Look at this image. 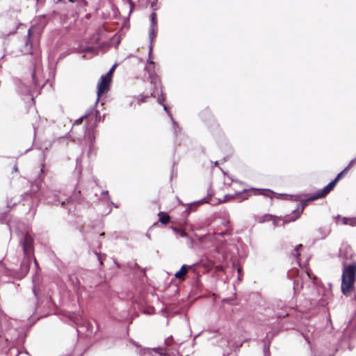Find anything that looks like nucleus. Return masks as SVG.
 <instances>
[{
	"label": "nucleus",
	"instance_id": "obj_1",
	"mask_svg": "<svg viewBox=\"0 0 356 356\" xmlns=\"http://www.w3.org/2000/svg\"><path fill=\"white\" fill-rule=\"evenodd\" d=\"M44 84L42 67L40 63H36L31 72V78H25L16 82L17 91L20 95L24 96L25 100L30 99L33 101Z\"/></svg>",
	"mask_w": 356,
	"mask_h": 356
},
{
	"label": "nucleus",
	"instance_id": "obj_2",
	"mask_svg": "<svg viewBox=\"0 0 356 356\" xmlns=\"http://www.w3.org/2000/svg\"><path fill=\"white\" fill-rule=\"evenodd\" d=\"M337 184L333 180L331 181L327 186H325L323 188L318 190L316 193L309 197L307 200L302 202V209L301 210L295 209L290 215H287L284 216L283 220L284 223H288L290 222H293L298 219L301 213L302 212L306 204L308 201H314L318 199H321L326 196L331 191H332Z\"/></svg>",
	"mask_w": 356,
	"mask_h": 356
},
{
	"label": "nucleus",
	"instance_id": "obj_3",
	"mask_svg": "<svg viewBox=\"0 0 356 356\" xmlns=\"http://www.w3.org/2000/svg\"><path fill=\"white\" fill-rule=\"evenodd\" d=\"M60 192L56 190L47 188L44 191H42V197L47 201L48 204H54L56 206L60 205L65 207L66 202L68 204L74 200H77L81 194V191L74 192L73 195L71 197H67L66 195H59Z\"/></svg>",
	"mask_w": 356,
	"mask_h": 356
},
{
	"label": "nucleus",
	"instance_id": "obj_4",
	"mask_svg": "<svg viewBox=\"0 0 356 356\" xmlns=\"http://www.w3.org/2000/svg\"><path fill=\"white\" fill-rule=\"evenodd\" d=\"M22 244L24 257L20 265V271L22 275H25L29 270L31 263V257L33 250V239L28 234H25L24 238L20 241Z\"/></svg>",
	"mask_w": 356,
	"mask_h": 356
},
{
	"label": "nucleus",
	"instance_id": "obj_5",
	"mask_svg": "<svg viewBox=\"0 0 356 356\" xmlns=\"http://www.w3.org/2000/svg\"><path fill=\"white\" fill-rule=\"evenodd\" d=\"M356 277V263H353L343 269L341 277V291L347 296L353 288Z\"/></svg>",
	"mask_w": 356,
	"mask_h": 356
},
{
	"label": "nucleus",
	"instance_id": "obj_6",
	"mask_svg": "<svg viewBox=\"0 0 356 356\" xmlns=\"http://www.w3.org/2000/svg\"><path fill=\"white\" fill-rule=\"evenodd\" d=\"M158 31V27H157V19H150V26L149 29V56H150L152 50H153V41L154 38L156 37Z\"/></svg>",
	"mask_w": 356,
	"mask_h": 356
},
{
	"label": "nucleus",
	"instance_id": "obj_7",
	"mask_svg": "<svg viewBox=\"0 0 356 356\" xmlns=\"http://www.w3.org/2000/svg\"><path fill=\"white\" fill-rule=\"evenodd\" d=\"M249 196L250 193H248V190L243 189L241 192H236L233 194L225 195L222 202H227L232 199L237 200L238 202H242L245 200H247Z\"/></svg>",
	"mask_w": 356,
	"mask_h": 356
},
{
	"label": "nucleus",
	"instance_id": "obj_8",
	"mask_svg": "<svg viewBox=\"0 0 356 356\" xmlns=\"http://www.w3.org/2000/svg\"><path fill=\"white\" fill-rule=\"evenodd\" d=\"M111 81L108 79L102 76L97 86V100L102 94L108 90Z\"/></svg>",
	"mask_w": 356,
	"mask_h": 356
},
{
	"label": "nucleus",
	"instance_id": "obj_9",
	"mask_svg": "<svg viewBox=\"0 0 356 356\" xmlns=\"http://www.w3.org/2000/svg\"><path fill=\"white\" fill-rule=\"evenodd\" d=\"M22 200L24 202H26L28 205H29V202H31V204H32L31 207L34 204L33 202H35L38 198V196L36 193L33 194L31 192L26 193L22 195Z\"/></svg>",
	"mask_w": 356,
	"mask_h": 356
},
{
	"label": "nucleus",
	"instance_id": "obj_10",
	"mask_svg": "<svg viewBox=\"0 0 356 356\" xmlns=\"http://www.w3.org/2000/svg\"><path fill=\"white\" fill-rule=\"evenodd\" d=\"M71 320L77 325H79L81 323L85 325L87 323L86 319L83 316L82 314L79 312L78 314H73L70 316Z\"/></svg>",
	"mask_w": 356,
	"mask_h": 356
},
{
	"label": "nucleus",
	"instance_id": "obj_11",
	"mask_svg": "<svg viewBox=\"0 0 356 356\" xmlns=\"http://www.w3.org/2000/svg\"><path fill=\"white\" fill-rule=\"evenodd\" d=\"M191 266H188L185 264H184L181 268L179 269V271H177L175 276L176 278L177 279H181L183 278L188 273V270L189 268H191Z\"/></svg>",
	"mask_w": 356,
	"mask_h": 356
},
{
	"label": "nucleus",
	"instance_id": "obj_12",
	"mask_svg": "<svg viewBox=\"0 0 356 356\" xmlns=\"http://www.w3.org/2000/svg\"><path fill=\"white\" fill-rule=\"evenodd\" d=\"M133 343L137 347V354L140 356H143L145 354H151L152 350L149 348H143L135 341H134Z\"/></svg>",
	"mask_w": 356,
	"mask_h": 356
},
{
	"label": "nucleus",
	"instance_id": "obj_13",
	"mask_svg": "<svg viewBox=\"0 0 356 356\" xmlns=\"http://www.w3.org/2000/svg\"><path fill=\"white\" fill-rule=\"evenodd\" d=\"M95 195L97 197V199L98 200L105 201L107 202H110V196L108 191H102L99 196H97V194H95Z\"/></svg>",
	"mask_w": 356,
	"mask_h": 356
},
{
	"label": "nucleus",
	"instance_id": "obj_14",
	"mask_svg": "<svg viewBox=\"0 0 356 356\" xmlns=\"http://www.w3.org/2000/svg\"><path fill=\"white\" fill-rule=\"evenodd\" d=\"M314 330V328L312 326H309L307 331L302 332V336L308 343H310V338L312 335Z\"/></svg>",
	"mask_w": 356,
	"mask_h": 356
},
{
	"label": "nucleus",
	"instance_id": "obj_15",
	"mask_svg": "<svg viewBox=\"0 0 356 356\" xmlns=\"http://www.w3.org/2000/svg\"><path fill=\"white\" fill-rule=\"evenodd\" d=\"M94 140H95V136H92L90 138V143L89 147H89L88 152V157H92V156H94L95 154V147L93 144Z\"/></svg>",
	"mask_w": 356,
	"mask_h": 356
},
{
	"label": "nucleus",
	"instance_id": "obj_16",
	"mask_svg": "<svg viewBox=\"0 0 356 356\" xmlns=\"http://www.w3.org/2000/svg\"><path fill=\"white\" fill-rule=\"evenodd\" d=\"M302 288V282L299 277H297L293 282V290L295 293L299 292Z\"/></svg>",
	"mask_w": 356,
	"mask_h": 356
},
{
	"label": "nucleus",
	"instance_id": "obj_17",
	"mask_svg": "<svg viewBox=\"0 0 356 356\" xmlns=\"http://www.w3.org/2000/svg\"><path fill=\"white\" fill-rule=\"evenodd\" d=\"M158 103L163 105V109L165 110V111L168 113V115L170 116V118H172V114L170 113V111H168V107L163 104V102L165 101V97L163 96V95L162 94L161 95V97H159L158 98Z\"/></svg>",
	"mask_w": 356,
	"mask_h": 356
},
{
	"label": "nucleus",
	"instance_id": "obj_18",
	"mask_svg": "<svg viewBox=\"0 0 356 356\" xmlns=\"http://www.w3.org/2000/svg\"><path fill=\"white\" fill-rule=\"evenodd\" d=\"M170 220V216L166 213H163V212H160L159 213V221L162 224H167Z\"/></svg>",
	"mask_w": 356,
	"mask_h": 356
},
{
	"label": "nucleus",
	"instance_id": "obj_19",
	"mask_svg": "<svg viewBox=\"0 0 356 356\" xmlns=\"http://www.w3.org/2000/svg\"><path fill=\"white\" fill-rule=\"evenodd\" d=\"M270 220L273 221V224H274L275 227L277 226V220L275 219V216H273L272 215H268V214H266L263 216L262 222L270 221Z\"/></svg>",
	"mask_w": 356,
	"mask_h": 356
},
{
	"label": "nucleus",
	"instance_id": "obj_20",
	"mask_svg": "<svg viewBox=\"0 0 356 356\" xmlns=\"http://www.w3.org/2000/svg\"><path fill=\"white\" fill-rule=\"evenodd\" d=\"M172 229L175 233L179 234L182 238H186L188 236V234L182 229H178L177 227H172Z\"/></svg>",
	"mask_w": 356,
	"mask_h": 356
},
{
	"label": "nucleus",
	"instance_id": "obj_21",
	"mask_svg": "<svg viewBox=\"0 0 356 356\" xmlns=\"http://www.w3.org/2000/svg\"><path fill=\"white\" fill-rule=\"evenodd\" d=\"M257 190L259 191V194L264 195L265 196H269L270 197H272V195L274 193L270 190H266V189H257Z\"/></svg>",
	"mask_w": 356,
	"mask_h": 356
},
{
	"label": "nucleus",
	"instance_id": "obj_22",
	"mask_svg": "<svg viewBox=\"0 0 356 356\" xmlns=\"http://www.w3.org/2000/svg\"><path fill=\"white\" fill-rule=\"evenodd\" d=\"M115 67V65H113L110 69V70L105 75H103V76L104 77H106V79H108L110 81H111V76H112V74H113Z\"/></svg>",
	"mask_w": 356,
	"mask_h": 356
},
{
	"label": "nucleus",
	"instance_id": "obj_23",
	"mask_svg": "<svg viewBox=\"0 0 356 356\" xmlns=\"http://www.w3.org/2000/svg\"><path fill=\"white\" fill-rule=\"evenodd\" d=\"M172 122V126H173V129H174V131H175V134H177V133L179 131V127L178 126V124L177 122H175L173 119V118H170Z\"/></svg>",
	"mask_w": 356,
	"mask_h": 356
},
{
	"label": "nucleus",
	"instance_id": "obj_24",
	"mask_svg": "<svg viewBox=\"0 0 356 356\" xmlns=\"http://www.w3.org/2000/svg\"><path fill=\"white\" fill-rule=\"evenodd\" d=\"M165 350V348H161V347H158V348L152 349V350L155 351L158 354H160L161 355L166 354L165 352H163Z\"/></svg>",
	"mask_w": 356,
	"mask_h": 356
},
{
	"label": "nucleus",
	"instance_id": "obj_25",
	"mask_svg": "<svg viewBox=\"0 0 356 356\" xmlns=\"http://www.w3.org/2000/svg\"><path fill=\"white\" fill-rule=\"evenodd\" d=\"M351 329L350 327H348L345 330H344V332H343V336L344 337H349L350 338H353V337H356V333H354L352 335H349V332H350V330Z\"/></svg>",
	"mask_w": 356,
	"mask_h": 356
},
{
	"label": "nucleus",
	"instance_id": "obj_26",
	"mask_svg": "<svg viewBox=\"0 0 356 356\" xmlns=\"http://www.w3.org/2000/svg\"><path fill=\"white\" fill-rule=\"evenodd\" d=\"M96 254L97 256V259H98L100 264H103V260L105 259L106 255L105 254L102 255L101 254H98L97 252H96Z\"/></svg>",
	"mask_w": 356,
	"mask_h": 356
},
{
	"label": "nucleus",
	"instance_id": "obj_27",
	"mask_svg": "<svg viewBox=\"0 0 356 356\" xmlns=\"http://www.w3.org/2000/svg\"><path fill=\"white\" fill-rule=\"evenodd\" d=\"M6 273V268L3 264L0 261V277Z\"/></svg>",
	"mask_w": 356,
	"mask_h": 356
},
{
	"label": "nucleus",
	"instance_id": "obj_28",
	"mask_svg": "<svg viewBox=\"0 0 356 356\" xmlns=\"http://www.w3.org/2000/svg\"><path fill=\"white\" fill-rule=\"evenodd\" d=\"M302 247V245L301 244H299L298 245L296 246V253L294 254V257L298 258L300 255V254L298 252V250Z\"/></svg>",
	"mask_w": 356,
	"mask_h": 356
},
{
	"label": "nucleus",
	"instance_id": "obj_29",
	"mask_svg": "<svg viewBox=\"0 0 356 356\" xmlns=\"http://www.w3.org/2000/svg\"><path fill=\"white\" fill-rule=\"evenodd\" d=\"M147 70L149 72V79H151V82L152 83L153 82V80H154V77H153V74L152 72H151V70L149 68V67H146Z\"/></svg>",
	"mask_w": 356,
	"mask_h": 356
},
{
	"label": "nucleus",
	"instance_id": "obj_30",
	"mask_svg": "<svg viewBox=\"0 0 356 356\" xmlns=\"http://www.w3.org/2000/svg\"><path fill=\"white\" fill-rule=\"evenodd\" d=\"M31 35V30L29 29L28 35H27L28 39H27V41L26 43V46H28L29 44Z\"/></svg>",
	"mask_w": 356,
	"mask_h": 356
},
{
	"label": "nucleus",
	"instance_id": "obj_31",
	"mask_svg": "<svg viewBox=\"0 0 356 356\" xmlns=\"http://www.w3.org/2000/svg\"><path fill=\"white\" fill-rule=\"evenodd\" d=\"M148 96H143L141 97L138 98V102L139 104L145 102V99L147 98Z\"/></svg>",
	"mask_w": 356,
	"mask_h": 356
},
{
	"label": "nucleus",
	"instance_id": "obj_32",
	"mask_svg": "<svg viewBox=\"0 0 356 356\" xmlns=\"http://www.w3.org/2000/svg\"><path fill=\"white\" fill-rule=\"evenodd\" d=\"M355 163H356V157L350 161V163L348 165V168H351Z\"/></svg>",
	"mask_w": 356,
	"mask_h": 356
},
{
	"label": "nucleus",
	"instance_id": "obj_33",
	"mask_svg": "<svg viewBox=\"0 0 356 356\" xmlns=\"http://www.w3.org/2000/svg\"><path fill=\"white\" fill-rule=\"evenodd\" d=\"M86 118V115H83V116H82V117L79 118V119H77V120L75 121V123H74V124H80V123L83 121V118Z\"/></svg>",
	"mask_w": 356,
	"mask_h": 356
},
{
	"label": "nucleus",
	"instance_id": "obj_34",
	"mask_svg": "<svg viewBox=\"0 0 356 356\" xmlns=\"http://www.w3.org/2000/svg\"><path fill=\"white\" fill-rule=\"evenodd\" d=\"M342 172L339 173L333 181H335V183L337 184L338 181L340 179V178L342 177Z\"/></svg>",
	"mask_w": 356,
	"mask_h": 356
},
{
	"label": "nucleus",
	"instance_id": "obj_35",
	"mask_svg": "<svg viewBox=\"0 0 356 356\" xmlns=\"http://www.w3.org/2000/svg\"><path fill=\"white\" fill-rule=\"evenodd\" d=\"M15 204H16L15 202L12 203L11 201H8V200L7 201V207L9 208H11L12 207H13Z\"/></svg>",
	"mask_w": 356,
	"mask_h": 356
},
{
	"label": "nucleus",
	"instance_id": "obj_36",
	"mask_svg": "<svg viewBox=\"0 0 356 356\" xmlns=\"http://www.w3.org/2000/svg\"><path fill=\"white\" fill-rule=\"evenodd\" d=\"M150 19H156V13L155 12L151 13Z\"/></svg>",
	"mask_w": 356,
	"mask_h": 356
},
{
	"label": "nucleus",
	"instance_id": "obj_37",
	"mask_svg": "<svg viewBox=\"0 0 356 356\" xmlns=\"http://www.w3.org/2000/svg\"><path fill=\"white\" fill-rule=\"evenodd\" d=\"M17 31V28H15L12 31H10L9 33H6V35H10V34H14Z\"/></svg>",
	"mask_w": 356,
	"mask_h": 356
},
{
	"label": "nucleus",
	"instance_id": "obj_38",
	"mask_svg": "<svg viewBox=\"0 0 356 356\" xmlns=\"http://www.w3.org/2000/svg\"><path fill=\"white\" fill-rule=\"evenodd\" d=\"M348 220H349L348 218H344L343 220V224H345V225L349 224Z\"/></svg>",
	"mask_w": 356,
	"mask_h": 356
},
{
	"label": "nucleus",
	"instance_id": "obj_39",
	"mask_svg": "<svg viewBox=\"0 0 356 356\" xmlns=\"http://www.w3.org/2000/svg\"><path fill=\"white\" fill-rule=\"evenodd\" d=\"M195 206V203H191L189 204L188 209H192L193 207Z\"/></svg>",
	"mask_w": 356,
	"mask_h": 356
},
{
	"label": "nucleus",
	"instance_id": "obj_40",
	"mask_svg": "<svg viewBox=\"0 0 356 356\" xmlns=\"http://www.w3.org/2000/svg\"><path fill=\"white\" fill-rule=\"evenodd\" d=\"M172 337H169L168 339L165 340V346H169V340L170 339H171Z\"/></svg>",
	"mask_w": 356,
	"mask_h": 356
},
{
	"label": "nucleus",
	"instance_id": "obj_41",
	"mask_svg": "<svg viewBox=\"0 0 356 356\" xmlns=\"http://www.w3.org/2000/svg\"><path fill=\"white\" fill-rule=\"evenodd\" d=\"M350 168H348V166L343 169L341 172H342V174H345V172L349 169Z\"/></svg>",
	"mask_w": 356,
	"mask_h": 356
},
{
	"label": "nucleus",
	"instance_id": "obj_42",
	"mask_svg": "<svg viewBox=\"0 0 356 356\" xmlns=\"http://www.w3.org/2000/svg\"><path fill=\"white\" fill-rule=\"evenodd\" d=\"M129 265H130V267H131V268H132L133 266L138 267V264H137V263H136V262H134V263H133V266H132V264H130Z\"/></svg>",
	"mask_w": 356,
	"mask_h": 356
},
{
	"label": "nucleus",
	"instance_id": "obj_43",
	"mask_svg": "<svg viewBox=\"0 0 356 356\" xmlns=\"http://www.w3.org/2000/svg\"><path fill=\"white\" fill-rule=\"evenodd\" d=\"M148 63H149V64H150V65H153V66H154V61H152V60H149V61H148Z\"/></svg>",
	"mask_w": 356,
	"mask_h": 356
},
{
	"label": "nucleus",
	"instance_id": "obj_44",
	"mask_svg": "<svg viewBox=\"0 0 356 356\" xmlns=\"http://www.w3.org/2000/svg\"><path fill=\"white\" fill-rule=\"evenodd\" d=\"M34 263H35V264L36 266H38V262H37V261H36V259H34Z\"/></svg>",
	"mask_w": 356,
	"mask_h": 356
},
{
	"label": "nucleus",
	"instance_id": "obj_45",
	"mask_svg": "<svg viewBox=\"0 0 356 356\" xmlns=\"http://www.w3.org/2000/svg\"><path fill=\"white\" fill-rule=\"evenodd\" d=\"M69 1H70V2H72V3H74V2H75V1H76V0H69Z\"/></svg>",
	"mask_w": 356,
	"mask_h": 356
},
{
	"label": "nucleus",
	"instance_id": "obj_46",
	"mask_svg": "<svg viewBox=\"0 0 356 356\" xmlns=\"http://www.w3.org/2000/svg\"><path fill=\"white\" fill-rule=\"evenodd\" d=\"M14 170H15V171H17V167L16 165L14 167Z\"/></svg>",
	"mask_w": 356,
	"mask_h": 356
},
{
	"label": "nucleus",
	"instance_id": "obj_47",
	"mask_svg": "<svg viewBox=\"0 0 356 356\" xmlns=\"http://www.w3.org/2000/svg\"><path fill=\"white\" fill-rule=\"evenodd\" d=\"M115 264H116V265H117V266H118V268H120V266L118 263H115Z\"/></svg>",
	"mask_w": 356,
	"mask_h": 356
},
{
	"label": "nucleus",
	"instance_id": "obj_48",
	"mask_svg": "<svg viewBox=\"0 0 356 356\" xmlns=\"http://www.w3.org/2000/svg\"><path fill=\"white\" fill-rule=\"evenodd\" d=\"M27 52L29 54H32V52L30 50H28Z\"/></svg>",
	"mask_w": 356,
	"mask_h": 356
},
{
	"label": "nucleus",
	"instance_id": "obj_49",
	"mask_svg": "<svg viewBox=\"0 0 356 356\" xmlns=\"http://www.w3.org/2000/svg\"><path fill=\"white\" fill-rule=\"evenodd\" d=\"M307 276H308L309 277H310V274H309V273H307Z\"/></svg>",
	"mask_w": 356,
	"mask_h": 356
},
{
	"label": "nucleus",
	"instance_id": "obj_50",
	"mask_svg": "<svg viewBox=\"0 0 356 356\" xmlns=\"http://www.w3.org/2000/svg\"><path fill=\"white\" fill-rule=\"evenodd\" d=\"M215 165H218V161H216L215 162Z\"/></svg>",
	"mask_w": 356,
	"mask_h": 356
},
{
	"label": "nucleus",
	"instance_id": "obj_51",
	"mask_svg": "<svg viewBox=\"0 0 356 356\" xmlns=\"http://www.w3.org/2000/svg\"><path fill=\"white\" fill-rule=\"evenodd\" d=\"M33 293H35V295L36 296V293H35V289H33Z\"/></svg>",
	"mask_w": 356,
	"mask_h": 356
}]
</instances>
